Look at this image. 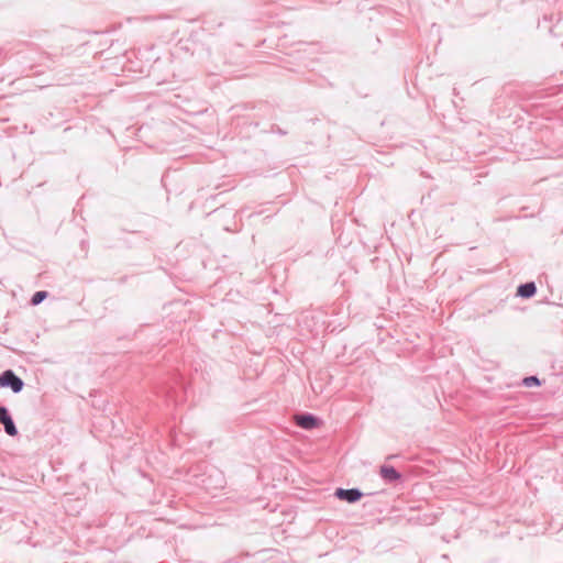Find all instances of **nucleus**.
<instances>
[{
  "instance_id": "nucleus-1",
  "label": "nucleus",
  "mask_w": 563,
  "mask_h": 563,
  "mask_svg": "<svg viewBox=\"0 0 563 563\" xmlns=\"http://www.w3.org/2000/svg\"><path fill=\"white\" fill-rule=\"evenodd\" d=\"M0 387L10 388L14 394H18L23 389L24 382L12 369H5L0 374Z\"/></svg>"
},
{
  "instance_id": "nucleus-2",
  "label": "nucleus",
  "mask_w": 563,
  "mask_h": 563,
  "mask_svg": "<svg viewBox=\"0 0 563 563\" xmlns=\"http://www.w3.org/2000/svg\"><path fill=\"white\" fill-rule=\"evenodd\" d=\"M0 424L3 426L4 432L10 437H15L19 431L11 417L9 409L0 404Z\"/></svg>"
},
{
  "instance_id": "nucleus-3",
  "label": "nucleus",
  "mask_w": 563,
  "mask_h": 563,
  "mask_svg": "<svg viewBox=\"0 0 563 563\" xmlns=\"http://www.w3.org/2000/svg\"><path fill=\"white\" fill-rule=\"evenodd\" d=\"M296 424L303 430H312L320 426V419L309 412L298 413L295 419Z\"/></svg>"
},
{
  "instance_id": "nucleus-4",
  "label": "nucleus",
  "mask_w": 563,
  "mask_h": 563,
  "mask_svg": "<svg viewBox=\"0 0 563 563\" xmlns=\"http://www.w3.org/2000/svg\"><path fill=\"white\" fill-rule=\"evenodd\" d=\"M363 493L358 488H336L334 496L349 504H354L363 497Z\"/></svg>"
},
{
  "instance_id": "nucleus-5",
  "label": "nucleus",
  "mask_w": 563,
  "mask_h": 563,
  "mask_svg": "<svg viewBox=\"0 0 563 563\" xmlns=\"http://www.w3.org/2000/svg\"><path fill=\"white\" fill-rule=\"evenodd\" d=\"M379 475L386 483L389 484L401 479V473L398 472L394 466L387 464L380 466Z\"/></svg>"
},
{
  "instance_id": "nucleus-6",
  "label": "nucleus",
  "mask_w": 563,
  "mask_h": 563,
  "mask_svg": "<svg viewBox=\"0 0 563 563\" xmlns=\"http://www.w3.org/2000/svg\"><path fill=\"white\" fill-rule=\"evenodd\" d=\"M536 294H537V285L534 282L523 283L517 287L516 295L518 297L529 299V298L533 297Z\"/></svg>"
},
{
  "instance_id": "nucleus-7",
  "label": "nucleus",
  "mask_w": 563,
  "mask_h": 563,
  "mask_svg": "<svg viewBox=\"0 0 563 563\" xmlns=\"http://www.w3.org/2000/svg\"><path fill=\"white\" fill-rule=\"evenodd\" d=\"M47 297V291L45 290H38L36 292L33 294L32 298H31V303L33 306H37L40 305L45 298Z\"/></svg>"
},
{
  "instance_id": "nucleus-8",
  "label": "nucleus",
  "mask_w": 563,
  "mask_h": 563,
  "mask_svg": "<svg viewBox=\"0 0 563 563\" xmlns=\"http://www.w3.org/2000/svg\"><path fill=\"white\" fill-rule=\"evenodd\" d=\"M523 385L527 386V387H532V386H540L541 385V380L532 375V376H527L523 378Z\"/></svg>"
},
{
  "instance_id": "nucleus-9",
  "label": "nucleus",
  "mask_w": 563,
  "mask_h": 563,
  "mask_svg": "<svg viewBox=\"0 0 563 563\" xmlns=\"http://www.w3.org/2000/svg\"><path fill=\"white\" fill-rule=\"evenodd\" d=\"M394 457H395V455H389V456L387 457V460H390V459H394Z\"/></svg>"
}]
</instances>
